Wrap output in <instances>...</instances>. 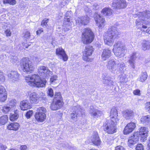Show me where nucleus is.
<instances>
[{
  "mask_svg": "<svg viewBox=\"0 0 150 150\" xmlns=\"http://www.w3.org/2000/svg\"><path fill=\"white\" fill-rule=\"evenodd\" d=\"M110 117V121L107 120L104 123L103 127L105 132L108 134H111L117 132V125L119 122L118 111L115 107H113L111 109Z\"/></svg>",
  "mask_w": 150,
  "mask_h": 150,
  "instance_id": "nucleus-1",
  "label": "nucleus"
},
{
  "mask_svg": "<svg viewBox=\"0 0 150 150\" xmlns=\"http://www.w3.org/2000/svg\"><path fill=\"white\" fill-rule=\"evenodd\" d=\"M25 79L29 85L38 88L45 87L47 82L45 78H41L38 74L28 75Z\"/></svg>",
  "mask_w": 150,
  "mask_h": 150,
  "instance_id": "nucleus-2",
  "label": "nucleus"
},
{
  "mask_svg": "<svg viewBox=\"0 0 150 150\" xmlns=\"http://www.w3.org/2000/svg\"><path fill=\"white\" fill-rule=\"evenodd\" d=\"M95 38V34L91 29L89 28L84 29L81 37V42L83 44H90L94 41Z\"/></svg>",
  "mask_w": 150,
  "mask_h": 150,
  "instance_id": "nucleus-3",
  "label": "nucleus"
},
{
  "mask_svg": "<svg viewBox=\"0 0 150 150\" xmlns=\"http://www.w3.org/2000/svg\"><path fill=\"white\" fill-rule=\"evenodd\" d=\"M64 104L63 98L60 92H55L54 96L50 104L51 109L53 110H57L62 107Z\"/></svg>",
  "mask_w": 150,
  "mask_h": 150,
  "instance_id": "nucleus-4",
  "label": "nucleus"
},
{
  "mask_svg": "<svg viewBox=\"0 0 150 150\" xmlns=\"http://www.w3.org/2000/svg\"><path fill=\"white\" fill-rule=\"evenodd\" d=\"M20 66L22 70L27 73H31L34 70L33 64L28 58H22L20 63Z\"/></svg>",
  "mask_w": 150,
  "mask_h": 150,
  "instance_id": "nucleus-5",
  "label": "nucleus"
},
{
  "mask_svg": "<svg viewBox=\"0 0 150 150\" xmlns=\"http://www.w3.org/2000/svg\"><path fill=\"white\" fill-rule=\"evenodd\" d=\"M94 51V49L92 46L89 45L86 46L82 52V59L86 62H91L93 59L90 57L92 55Z\"/></svg>",
  "mask_w": 150,
  "mask_h": 150,
  "instance_id": "nucleus-6",
  "label": "nucleus"
},
{
  "mask_svg": "<svg viewBox=\"0 0 150 150\" xmlns=\"http://www.w3.org/2000/svg\"><path fill=\"white\" fill-rule=\"evenodd\" d=\"M46 109L43 107H39L35 112L34 117L36 121L39 122H42L46 119Z\"/></svg>",
  "mask_w": 150,
  "mask_h": 150,
  "instance_id": "nucleus-7",
  "label": "nucleus"
},
{
  "mask_svg": "<svg viewBox=\"0 0 150 150\" xmlns=\"http://www.w3.org/2000/svg\"><path fill=\"white\" fill-rule=\"evenodd\" d=\"M115 33L111 28H109L108 30L105 32L103 36V38L105 43L108 45H112L114 42Z\"/></svg>",
  "mask_w": 150,
  "mask_h": 150,
  "instance_id": "nucleus-8",
  "label": "nucleus"
},
{
  "mask_svg": "<svg viewBox=\"0 0 150 150\" xmlns=\"http://www.w3.org/2000/svg\"><path fill=\"white\" fill-rule=\"evenodd\" d=\"M127 4L125 0H114L112 3V7L115 9H121L125 8Z\"/></svg>",
  "mask_w": 150,
  "mask_h": 150,
  "instance_id": "nucleus-9",
  "label": "nucleus"
},
{
  "mask_svg": "<svg viewBox=\"0 0 150 150\" xmlns=\"http://www.w3.org/2000/svg\"><path fill=\"white\" fill-rule=\"evenodd\" d=\"M125 50V46L123 45L121 42H117L114 45L113 51L116 55H120Z\"/></svg>",
  "mask_w": 150,
  "mask_h": 150,
  "instance_id": "nucleus-10",
  "label": "nucleus"
},
{
  "mask_svg": "<svg viewBox=\"0 0 150 150\" xmlns=\"http://www.w3.org/2000/svg\"><path fill=\"white\" fill-rule=\"evenodd\" d=\"M55 54L64 62L67 61L68 59V56L64 50L61 47H59L56 49Z\"/></svg>",
  "mask_w": 150,
  "mask_h": 150,
  "instance_id": "nucleus-11",
  "label": "nucleus"
},
{
  "mask_svg": "<svg viewBox=\"0 0 150 150\" xmlns=\"http://www.w3.org/2000/svg\"><path fill=\"white\" fill-rule=\"evenodd\" d=\"M136 127V124L133 122L128 123L125 127L123 132L124 135H128L131 133Z\"/></svg>",
  "mask_w": 150,
  "mask_h": 150,
  "instance_id": "nucleus-12",
  "label": "nucleus"
},
{
  "mask_svg": "<svg viewBox=\"0 0 150 150\" xmlns=\"http://www.w3.org/2000/svg\"><path fill=\"white\" fill-rule=\"evenodd\" d=\"M94 19L99 28L104 27L106 23L104 18H103L100 14H96L94 15Z\"/></svg>",
  "mask_w": 150,
  "mask_h": 150,
  "instance_id": "nucleus-13",
  "label": "nucleus"
},
{
  "mask_svg": "<svg viewBox=\"0 0 150 150\" xmlns=\"http://www.w3.org/2000/svg\"><path fill=\"white\" fill-rule=\"evenodd\" d=\"M149 131L147 127L143 126L141 127L139 130V135L141 140L143 142L146 140L148 136Z\"/></svg>",
  "mask_w": 150,
  "mask_h": 150,
  "instance_id": "nucleus-14",
  "label": "nucleus"
},
{
  "mask_svg": "<svg viewBox=\"0 0 150 150\" xmlns=\"http://www.w3.org/2000/svg\"><path fill=\"white\" fill-rule=\"evenodd\" d=\"M7 98L8 93L6 88L3 86H0V103L5 102Z\"/></svg>",
  "mask_w": 150,
  "mask_h": 150,
  "instance_id": "nucleus-15",
  "label": "nucleus"
},
{
  "mask_svg": "<svg viewBox=\"0 0 150 150\" xmlns=\"http://www.w3.org/2000/svg\"><path fill=\"white\" fill-rule=\"evenodd\" d=\"M40 97L35 92L31 93L29 94V100L31 104H37L39 103Z\"/></svg>",
  "mask_w": 150,
  "mask_h": 150,
  "instance_id": "nucleus-16",
  "label": "nucleus"
},
{
  "mask_svg": "<svg viewBox=\"0 0 150 150\" xmlns=\"http://www.w3.org/2000/svg\"><path fill=\"white\" fill-rule=\"evenodd\" d=\"M91 141L92 143L95 146H98L100 145L101 141L97 132H93Z\"/></svg>",
  "mask_w": 150,
  "mask_h": 150,
  "instance_id": "nucleus-17",
  "label": "nucleus"
},
{
  "mask_svg": "<svg viewBox=\"0 0 150 150\" xmlns=\"http://www.w3.org/2000/svg\"><path fill=\"white\" fill-rule=\"evenodd\" d=\"M20 106L23 110H26L32 108L31 104L28 102L27 100H23L21 101Z\"/></svg>",
  "mask_w": 150,
  "mask_h": 150,
  "instance_id": "nucleus-18",
  "label": "nucleus"
},
{
  "mask_svg": "<svg viewBox=\"0 0 150 150\" xmlns=\"http://www.w3.org/2000/svg\"><path fill=\"white\" fill-rule=\"evenodd\" d=\"M7 76L10 79H12L13 82H14L19 79L20 75L17 71H12L10 73L8 74Z\"/></svg>",
  "mask_w": 150,
  "mask_h": 150,
  "instance_id": "nucleus-19",
  "label": "nucleus"
},
{
  "mask_svg": "<svg viewBox=\"0 0 150 150\" xmlns=\"http://www.w3.org/2000/svg\"><path fill=\"white\" fill-rule=\"evenodd\" d=\"M112 55V51L109 48L103 50L101 54L102 59L104 61L106 60Z\"/></svg>",
  "mask_w": 150,
  "mask_h": 150,
  "instance_id": "nucleus-20",
  "label": "nucleus"
},
{
  "mask_svg": "<svg viewBox=\"0 0 150 150\" xmlns=\"http://www.w3.org/2000/svg\"><path fill=\"white\" fill-rule=\"evenodd\" d=\"M20 127V124L18 122H10L7 125L6 128L9 130L16 131L19 129Z\"/></svg>",
  "mask_w": 150,
  "mask_h": 150,
  "instance_id": "nucleus-21",
  "label": "nucleus"
},
{
  "mask_svg": "<svg viewBox=\"0 0 150 150\" xmlns=\"http://www.w3.org/2000/svg\"><path fill=\"white\" fill-rule=\"evenodd\" d=\"M89 22V18L88 17L82 16L79 18V19L76 21V23L79 25H86Z\"/></svg>",
  "mask_w": 150,
  "mask_h": 150,
  "instance_id": "nucleus-22",
  "label": "nucleus"
},
{
  "mask_svg": "<svg viewBox=\"0 0 150 150\" xmlns=\"http://www.w3.org/2000/svg\"><path fill=\"white\" fill-rule=\"evenodd\" d=\"M113 11L109 7H105L103 8L101 11L102 15L105 16H110L113 14Z\"/></svg>",
  "mask_w": 150,
  "mask_h": 150,
  "instance_id": "nucleus-23",
  "label": "nucleus"
},
{
  "mask_svg": "<svg viewBox=\"0 0 150 150\" xmlns=\"http://www.w3.org/2000/svg\"><path fill=\"white\" fill-rule=\"evenodd\" d=\"M123 116L126 120L130 119V118L134 116V113L130 109L126 110L122 112Z\"/></svg>",
  "mask_w": 150,
  "mask_h": 150,
  "instance_id": "nucleus-24",
  "label": "nucleus"
},
{
  "mask_svg": "<svg viewBox=\"0 0 150 150\" xmlns=\"http://www.w3.org/2000/svg\"><path fill=\"white\" fill-rule=\"evenodd\" d=\"M117 64L116 62L114 60L111 59L108 61L107 66L109 69L113 70L116 67Z\"/></svg>",
  "mask_w": 150,
  "mask_h": 150,
  "instance_id": "nucleus-25",
  "label": "nucleus"
},
{
  "mask_svg": "<svg viewBox=\"0 0 150 150\" xmlns=\"http://www.w3.org/2000/svg\"><path fill=\"white\" fill-rule=\"evenodd\" d=\"M46 67L44 66H42L39 67L38 69V73L41 76H45L46 75Z\"/></svg>",
  "mask_w": 150,
  "mask_h": 150,
  "instance_id": "nucleus-26",
  "label": "nucleus"
},
{
  "mask_svg": "<svg viewBox=\"0 0 150 150\" xmlns=\"http://www.w3.org/2000/svg\"><path fill=\"white\" fill-rule=\"evenodd\" d=\"M8 121V117L7 115H4L0 117V125H5Z\"/></svg>",
  "mask_w": 150,
  "mask_h": 150,
  "instance_id": "nucleus-27",
  "label": "nucleus"
},
{
  "mask_svg": "<svg viewBox=\"0 0 150 150\" xmlns=\"http://www.w3.org/2000/svg\"><path fill=\"white\" fill-rule=\"evenodd\" d=\"M137 58L136 53L133 52L130 56L129 59L128 60L129 64L131 65H134L135 60Z\"/></svg>",
  "mask_w": 150,
  "mask_h": 150,
  "instance_id": "nucleus-28",
  "label": "nucleus"
},
{
  "mask_svg": "<svg viewBox=\"0 0 150 150\" xmlns=\"http://www.w3.org/2000/svg\"><path fill=\"white\" fill-rule=\"evenodd\" d=\"M19 115L18 113L15 111L14 114H11L9 119L11 121H14L17 120L18 117Z\"/></svg>",
  "mask_w": 150,
  "mask_h": 150,
  "instance_id": "nucleus-29",
  "label": "nucleus"
},
{
  "mask_svg": "<svg viewBox=\"0 0 150 150\" xmlns=\"http://www.w3.org/2000/svg\"><path fill=\"white\" fill-rule=\"evenodd\" d=\"M148 75L147 72L146 71L142 72V75L140 77V81L142 82H144L147 79Z\"/></svg>",
  "mask_w": 150,
  "mask_h": 150,
  "instance_id": "nucleus-30",
  "label": "nucleus"
},
{
  "mask_svg": "<svg viewBox=\"0 0 150 150\" xmlns=\"http://www.w3.org/2000/svg\"><path fill=\"white\" fill-rule=\"evenodd\" d=\"M141 121L142 123H149L150 122V116L149 115L143 116L141 119Z\"/></svg>",
  "mask_w": 150,
  "mask_h": 150,
  "instance_id": "nucleus-31",
  "label": "nucleus"
},
{
  "mask_svg": "<svg viewBox=\"0 0 150 150\" xmlns=\"http://www.w3.org/2000/svg\"><path fill=\"white\" fill-rule=\"evenodd\" d=\"M2 1L4 4H9L11 5H14L16 4V0H2Z\"/></svg>",
  "mask_w": 150,
  "mask_h": 150,
  "instance_id": "nucleus-32",
  "label": "nucleus"
},
{
  "mask_svg": "<svg viewBox=\"0 0 150 150\" xmlns=\"http://www.w3.org/2000/svg\"><path fill=\"white\" fill-rule=\"evenodd\" d=\"M142 46L143 49L144 51L149 50L150 49V42L148 41H146L145 42L143 43Z\"/></svg>",
  "mask_w": 150,
  "mask_h": 150,
  "instance_id": "nucleus-33",
  "label": "nucleus"
},
{
  "mask_svg": "<svg viewBox=\"0 0 150 150\" xmlns=\"http://www.w3.org/2000/svg\"><path fill=\"white\" fill-rule=\"evenodd\" d=\"M135 133H134L133 134V135L131 136V137L129 138L128 141V144L129 146H132L134 144L135 141L133 139H132V138L133 139L135 137Z\"/></svg>",
  "mask_w": 150,
  "mask_h": 150,
  "instance_id": "nucleus-34",
  "label": "nucleus"
},
{
  "mask_svg": "<svg viewBox=\"0 0 150 150\" xmlns=\"http://www.w3.org/2000/svg\"><path fill=\"white\" fill-rule=\"evenodd\" d=\"M49 19L47 18H45L42 21L41 23V25L43 27L45 26L47 27L48 26V23L49 21Z\"/></svg>",
  "mask_w": 150,
  "mask_h": 150,
  "instance_id": "nucleus-35",
  "label": "nucleus"
},
{
  "mask_svg": "<svg viewBox=\"0 0 150 150\" xmlns=\"http://www.w3.org/2000/svg\"><path fill=\"white\" fill-rule=\"evenodd\" d=\"M11 107L10 106H8L6 105H4L2 108V111L4 113H7L10 111L11 109Z\"/></svg>",
  "mask_w": 150,
  "mask_h": 150,
  "instance_id": "nucleus-36",
  "label": "nucleus"
},
{
  "mask_svg": "<svg viewBox=\"0 0 150 150\" xmlns=\"http://www.w3.org/2000/svg\"><path fill=\"white\" fill-rule=\"evenodd\" d=\"M23 37L24 38L26 39H29L30 38L31 35L29 31H27L23 33Z\"/></svg>",
  "mask_w": 150,
  "mask_h": 150,
  "instance_id": "nucleus-37",
  "label": "nucleus"
},
{
  "mask_svg": "<svg viewBox=\"0 0 150 150\" xmlns=\"http://www.w3.org/2000/svg\"><path fill=\"white\" fill-rule=\"evenodd\" d=\"M33 113V111L32 110H29L26 113L25 116L27 119H29L32 115Z\"/></svg>",
  "mask_w": 150,
  "mask_h": 150,
  "instance_id": "nucleus-38",
  "label": "nucleus"
},
{
  "mask_svg": "<svg viewBox=\"0 0 150 150\" xmlns=\"http://www.w3.org/2000/svg\"><path fill=\"white\" fill-rule=\"evenodd\" d=\"M101 111L98 110H95L91 113V115L94 116H97L99 114H101Z\"/></svg>",
  "mask_w": 150,
  "mask_h": 150,
  "instance_id": "nucleus-39",
  "label": "nucleus"
},
{
  "mask_svg": "<svg viewBox=\"0 0 150 150\" xmlns=\"http://www.w3.org/2000/svg\"><path fill=\"white\" fill-rule=\"evenodd\" d=\"M135 149L136 150H144V146L142 144H138L136 146Z\"/></svg>",
  "mask_w": 150,
  "mask_h": 150,
  "instance_id": "nucleus-40",
  "label": "nucleus"
},
{
  "mask_svg": "<svg viewBox=\"0 0 150 150\" xmlns=\"http://www.w3.org/2000/svg\"><path fill=\"white\" fill-rule=\"evenodd\" d=\"M145 109L150 114V101L145 103Z\"/></svg>",
  "mask_w": 150,
  "mask_h": 150,
  "instance_id": "nucleus-41",
  "label": "nucleus"
},
{
  "mask_svg": "<svg viewBox=\"0 0 150 150\" xmlns=\"http://www.w3.org/2000/svg\"><path fill=\"white\" fill-rule=\"evenodd\" d=\"M16 101L15 100H12L9 102V106L11 108H12L14 107L16 104Z\"/></svg>",
  "mask_w": 150,
  "mask_h": 150,
  "instance_id": "nucleus-42",
  "label": "nucleus"
},
{
  "mask_svg": "<svg viewBox=\"0 0 150 150\" xmlns=\"http://www.w3.org/2000/svg\"><path fill=\"white\" fill-rule=\"evenodd\" d=\"M48 95L51 97H52L54 95V93L53 89L52 88H50L48 89Z\"/></svg>",
  "mask_w": 150,
  "mask_h": 150,
  "instance_id": "nucleus-43",
  "label": "nucleus"
},
{
  "mask_svg": "<svg viewBox=\"0 0 150 150\" xmlns=\"http://www.w3.org/2000/svg\"><path fill=\"white\" fill-rule=\"evenodd\" d=\"M133 94L135 95L140 96L141 95L140 91L139 89H137L133 91Z\"/></svg>",
  "mask_w": 150,
  "mask_h": 150,
  "instance_id": "nucleus-44",
  "label": "nucleus"
},
{
  "mask_svg": "<svg viewBox=\"0 0 150 150\" xmlns=\"http://www.w3.org/2000/svg\"><path fill=\"white\" fill-rule=\"evenodd\" d=\"M43 31L44 30L42 28H39L36 32V34L38 35H40Z\"/></svg>",
  "mask_w": 150,
  "mask_h": 150,
  "instance_id": "nucleus-45",
  "label": "nucleus"
},
{
  "mask_svg": "<svg viewBox=\"0 0 150 150\" xmlns=\"http://www.w3.org/2000/svg\"><path fill=\"white\" fill-rule=\"evenodd\" d=\"M115 150H126L124 147L120 145L117 146L115 147Z\"/></svg>",
  "mask_w": 150,
  "mask_h": 150,
  "instance_id": "nucleus-46",
  "label": "nucleus"
},
{
  "mask_svg": "<svg viewBox=\"0 0 150 150\" xmlns=\"http://www.w3.org/2000/svg\"><path fill=\"white\" fill-rule=\"evenodd\" d=\"M22 44L24 49L28 48L30 45V44L24 42H22Z\"/></svg>",
  "mask_w": 150,
  "mask_h": 150,
  "instance_id": "nucleus-47",
  "label": "nucleus"
},
{
  "mask_svg": "<svg viewBox=\"0 0 150 150\" xmlns=\"http://www.w3.org/2000/svg\"><path fill=\"white\" fill-rule=\"evenodd\" d=\"M5 33L6 36H10L11 34V33L9 29H7L5 31Z\"/></svg>",
  "mask_w": 150,
  "mask_h": 150,
  "instance_id": "nucleus-48",
  "label": "nucleus"
},
{
  "mask_svg": "<svg viewBox=\"0 0 150 150\" xmlns=\"http://www.w3.org/2000/svg\"><path fill=\"white\" fill-rule=\"evenodd\" d=\"M27 146L26 145H21L20 147V149L21 150H27Z\"/></svg>",
  "mask_w": 150,
  "mask_h": 150,
  "instance_id": "nucleus-49",
  "label": "nucleus"
},
{
  "mask_svg": "<svg viewBox=\"0 0 150 150\" xmlns=\"http://www.w3.org/2000/svg\"><path fill=\"white\" fill-rule=\"evenodd\" d=\"M7 148V147L5 145L2 144L0 145V150H6Z\"/></svg>",
  "mask_w": 150,
  "mask_h": 150,
  "instance_id": "nucleus-50",
  "label": "nucleus"
},
{
  "mask_svg": "<svg viewBox=\"0 0 150 150\" xmlns=\"http://www.w3.org/2000/svg\"><path fill=\"white\" fill-rule=\"evenodd\" d=\"M57 79V76H52L50 78V81L51 83L53 82L54 81L56 80Z\"/></svg>",
  "mask_w": 150,
  "mask_h": 150,
  "instance_id": "nucleus-51",
  "label": "nucleus"
},
{
  "mask_svg": "<svg viewBox=\"0 0 150 150\" xmlns=\"http://www.w3.org/2000/svg\"><path fill=\"white\" fill-rule=\"evenodd\" d=\"M76 112L75 111L73 112L71 114V118L72 119L75 118L76 117Z\"/></svg>",
  "mask_w": 150,
  "mask_h": 150,
  "instance_id": "nucleus-52",
  "label": "nucleus"
},
{
  "mask_svg": "<svg viewBox=\"0 0 150 150\" xmlns=\"http://www.w3.org/2000/svg\"><path fill=\"white\" fill-rule=\"evenodd\" d=\"M146 150H150V138L149 139V142L147 146Z\"/></svg>",
  "mask_w": 150,
  "mask_h": 150,
  "instance_id": "nucleus-53",
  "label": "nucleus"
},
{
  "mask_svg": "<svg viewBox=\"0 0 150 150\" xmlns=\"http://www.w3.org/2000/svg\"><path fill=\"white\" fill-rule=\"evenodd\" d=\"M0 77L1 78H4V75L3 72L0 70ZM1 78H0L1 79Z\"/></svg>",
  "mask_w": 150,
  "mask_h": 150,
  "instance_id": "nucleus-54",
  "label": "nucleus"
},
{
  "mask_svg": "<svg viewBox=\"0 0 150 150\" xmlns=\"http://www.w3.org/2000/svg\"><path fill=\"white\" fill-rule=\"evenodd\" d=\"M64 22H70V19L69 18H65V19L64 20Z\"/></svg>",
  "mask_w": 150,
  "mask_h": 150,
  "instance_id": "nucleus-55",
  "label": "nucleus"
},
{
  "mask_svg": "<svg viewBox=\"0 0 150 150\" xmlns=\"http://www.w3.org/2000/svg\"><path fill=\"white\" fill-rule=\"evenodd\" d=\"M89 150H99L98 149H96L95 148H91L89 149Z\"/></svg>",
  "mask_w": 150,
  "mask_h": 150,
  "instance_id": "nucleus-56",
  "label": "nucleus"
},
{
  "mask_svg": "<svg viewBox=\"0 0 150 150\" xmlns=\"http://www.w3.org/2000/svg\"><path fill=\"white\" fill-rule=\"evenodd\" d=\"M8 150H18V149H14V148H12Z\"/></svg>",
  "mask_w": 150,
  "mask_h": 150,
  "instance_id": "nucleus-57",
  "label": "nucleus"
},
{
  "mask_svg": "<svg viewBox=\"0 0 150 150\" xmlns=\"http://www.w3.org/2000/svg\"><path fill=\"white\" fill-rule=\"evenodd\" d=\"M120 66H122V67H124L125 66V64H120Z\"/></svg>",
  "mask_w": 150,
  "mask_h": 150,
  "instance_id": "nucleus-58",
  "label": "nucleus"
},
{
  "mask_svg": "<svg viewBox=\"0 0 150 150\" xmlns=\"http://www.w3.org/2000/svg\"><path fill=\"white\" fill-rule=\"evenodd\" d=\"M139 22H137V23H136V24L137 25H139L140 24H139Z\"/></svg>",
  "mask_w": 150,
  "mask_h": 150,
  "instance_id": "nucleus-59",
  "label": "nucleus"
}]
</instances>
